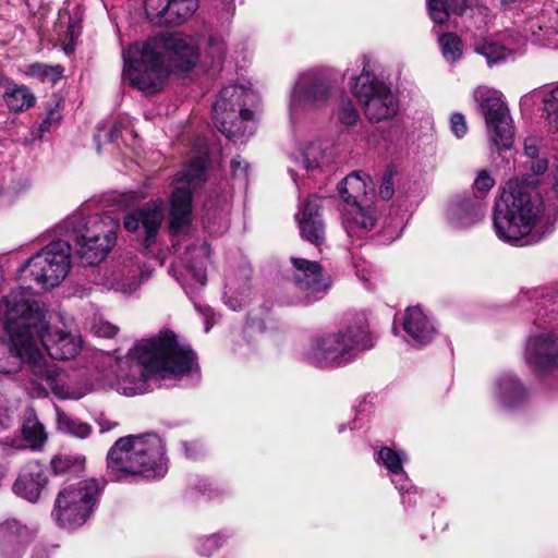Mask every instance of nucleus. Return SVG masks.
Instances as JSON below:
<instances>
[{"label":"nucleus","mask_w":558,"mask_h":558,"mask_svg":"<svg viewBox=\"0 0 558 558\" xmlns=\"http://www.w3.org/2000/svg\"><path fill=\"white\" fill-rule=\"evenodd\" d=\"M117 332H118V327H116L112 324L107 323V322L100 323L99 325L96 326V333L99 337L112 338L117 335Z\"/></svg>","instance_id":"48"},{"label":"nucleus","mask_w":558,"mask_h":558,"mask_svg":"<svg viewBox=\"0 0 558 558\" xmlns=\"http://www.w3.org/2000/svg\"><path fill=\"white\" fill-rule=\"evenodd\" d=\"M25 74L32 77L40 78L43 81L47 80L54 84L61 78L62 70L60 66H51L36 62L26 66Z\"/></svg>","instance_id":"34"},{"label":"nucleus","mask_w":558,"mask_h":558,"mask_svg":"<svg viewBox=\"0 0 558 558\" xmlns=\"http://www.w3.org/2000/svg\"><path fill=\"white\" fill-rule=\"evenodd\" d=\"M61 119V116L58 111H50L46 119L39 124V133L44 134L45 132H49L53 126H56Z\"/></svg>","instance_id":"46"},{"label":"nucleus","mask_w":558,"mask_h":558,"mask_svg":"<svg viewBox=\"0 0 558 558\" xmlns=\"http://www.w3.org/2000/svg\"><path fill=\"white\" fill-rule=\"evenodd\" d=\"M292 281L303 294L305 305L322 300L331 287L330 278L324 274L319 263L301 257H292Z\"/></svg>","instance_id":"14"},{"label":"nucleus","mask_w":558,"mask_h":558,"mask_svg":"<svg viewBox=\"0 0 558 558\" xmlns=\"http://www.w3.org/2000/svg\"><path fill=\"white\" fill-rule=\"evenodd\" d=\"M530 243H531V241H530V240H526V241L522 242L520 245H527V244H530Z\"/></svg>","instance_id":"55"},{"label":"nucleus","mask_w":558,"mask_h":558,"mask_svg":"<svg viewBox=\"0 0 558 558\" xmlns=\"http://www.w3.org/2000/svg\"><path fill=\"white\" fill-rule=\"evenodd\" d=\"M142 277L138 269H129L120 276H116L111 286L116 291L133 293L141 286Z\"/></svg>","instance_id":"32"},{"label":"nucleus","mask_w":558,"mask_h":558,"mask_svg":"<svg viewBox=\"0 0 558 558\" xmlns=\"http://www.w3.org/2000/svg\"><path fill=\"white\" fill-rule=\"evenodd\" d=\"M133 351L137 362L130 365L129 373L119 381V389L125 396L143 393L153 374L181 377L198 369L195 352L190 345L180 343L170 330L137 342Z\"/></svg>","instance_id":"3"},{"label":"nucleus","mask_w":558,"mask_h":558,"mask_svg":"<svg viewBox=\"0 0 558 558\" xmlns=\"http://www.w3.org/2000/svg\"><path fill=\"white\" fill-rule=\"evenodd\" d=\"M331 95V83L322 70H310L302 73L292 92L291 110L300 108H318L327 102Z\"/></svg>","instance_id":"15"},{"label":"nucleus","mask_w":558,"mask_h":558,"mask_svg":"<svg viewBox=\"0 0 558 558\" xmlns=\"http://www.w3.org/2000/svg\"><path fill=\"white\" fill-rule=\"evenodd\" d=\"M5 413H7V408L4 404V400H0V417L5 415Z\"/></svg>","instance_id":"53"},{"label":"nucleus","mask_w":558,"mask_h":558,"mask_svg":"<svg viewBox=\"0 0 558 558\" xmlns=\"http://www.w3.org/2000/svg\"><path fill=\"white\" fill-rule=\"evenodd\" d=\"M451 131L457 137H462L465 135L468 131L466 122L464 116L461 113H453L451 116Z\"/></svg>","instance_id":"43"},{"label":"nucleus","mask_w":558,"mask_h":558,"mask_svg":"<svg viewBox=\"0 0 558 558\" xmlns=\"http://www.w3.org/2000/svg\"><path fill=\"white\" fill-rule=\"evenodd\" d=\"M541 140L530 136L524 141V155L530 159L526 165L535 175H541L547 170V160L538 157Z\"/></svg>","instance_id":"30"},{"label":"nucleus","mask_w":558,"mask_h":558,"mask_svg":"<svg viewBox=\"0 0 558 558\" xmlns=\"http://www.w3.org/2000/svg\"><path fill=\"white\" fill-rule=\"evenodd\" d=\"M119 133V128L117 125H114L110 132L108 133V138L109 141H113L114 136H117V134Z\"/></svg>","instance_id":"52"},{"label":"nucleus","mask_w":558,"mask_h":558,"mask_svg":"<svg viewBox=\"0 0 558 558\" xmlns=\"http://www.w3.org/2000/svg\"><path fill=\"white\" fill-rule=\"evenodd\" d=\"M320 208L322 198L312 195L301 205L300 214L296 215L302 238L316 246L325 241V223Z\"/></svg>","instance_id":"19"},{"label":"nucleus","mask_w":558,"mask_h":558,"mask_svg":"<svg viewBox=\"0 0 558 558\" xmlns=\"http://www.w3.org/2000/svg\"><path fill=\"white\" fill-rule=\"evenodd\" d=\"M427 7L430 19L438 24L445 23L449 19V12L442 0H427Z\"/></svg>","instance_id":"39"},{"label":"nucleus","mask_w":558,"mask_h":558,"mask_svg":"<svg viewBox=\"0 0 558 558\" xmlns=\"http://www.w3.org/2000/svg\"><path fill=\"white\" fill-rule=\"evenodd\" d=\"M4 87L3 99L11 111H25L35 105L36 98L28 87L16 85L12 81H7Z\"/></svg>","instance_id":"27"},{"label":"nucleus","mask_w":558,"mask_h":558,"mask_svg":"<svg viewBox=\"0 0 558 558\" xmlns=\"http://www.w3.org/2000/svg\"><path fill=\"white\" fill-rule=\"evenodd\" d=\"M112 426L110 424H107V429H110Z\"/></svg>","instance_id":"57"},{"label":"nucleus","mask_w":558,"mask_h":558,"mask_svg":"<svg viewBox=\"0 0 558 558\" xmlns=\"http://www.w3.org/2000/svg\"><path fill=\"white\" fill-rule=\"evenodd\" d=\"M395 194L393 182H392V172L387 171L383 175L381 184L379 186V195L383 199L388 201Z\"/></svg>","instance_id":"41"},{"label":"nucleus","mask_w":558,"mask_h":558,"mask_svg":"<svg viewBox=\"0 0 558 558\" xmlns=\"http://www.w3.org/2000/svg\"><path fill=\"white\" fill-rule=\"evenodd\" d=\"M222 4L226 5V9L230 11L232 9L233 0H221Z\"/></svg>","instance_id":"54"},{"label":"nucleus","mask_w":558,"mask_h":558,"mask_svg":"<svg viewBox=\"0 0 558 558\" xmlns=\"http://www.w3.org/2000/svg\"><path fill=\"white\" fill-rule=\"evenodd\" d=\"M368 191H373L369 177H362L356 172L347 175L339 185V194L348 206L364 204Z\"/></svg>","instance_id":"24"},{"label":"nucleus","mask_w":558,"mask_h":558,"mask_svg":"<svg viewBox=\"0 0 558 558\" xmlns=\"http://www.w3.org/2000/svg\"><path fill=\"white\" fill-rule=\"evenodd\" d=\"M403 329L407 335L418 344L429 342L435 328L423 311L415 306L409 307L404 315Z\"/></svg>","instance_id":"23"},{"label":"nucleus","mask_w":558,"mask_h":558,"mask_svg":"<svg viewBox=\"0 0 558 558\" xmlns=\"http://www.w3.org/2000/svg\"><path fill=\"white\" fill-rule=\"evenodd\" d=\"M354 95L361 102L369 122L377 123L393 118L398 112V100L390 88L365 68L352 78Z\"/></svg>","instance_id":"10"},{"label":"nucleus","mask_w":558,"mask_h":558,"mask_svg":"<svg viewBox=\"0 0 558 558\" xmlns=\"http://www.w3.org/2000/svg\"><path fill=\"white\" fill-rule=\"evenodd\" d=\"M525 361L541 372L558 368V336L544 333L530 338Z\"/></svg>","instance_id":"18"},{"label":"nucleus","mask_w":558,"mask_h":558,"mask_svg":"<svg viewBox=\"0 0 558 558\" xmlns=\"http://www.w3.org/2000/svg\"><path fill=\"white\" fill-rule=\"evenodd\" d=\"M22 433L33 448L41 446L46 440L44 425L36 417H27L24 421Z\"/></svg>","instance_id":"33"},{"label":"nucleus","mask_w":558,"mask_h":558,"mask_svg":"<svg viewBox=\"0 0 558 558\" xmlns=\"http://www.w3.org/2000/svg\"><path fill=\"white\" fill-rule=\"evenodd\" d=\"M448 215L458 227H468L483 217V209L477 199L456 197L449 205Z\"/></svg>","instance_id":"25"},{"label":"nucleus","mask_w":558,"mask_h":558,"mask_svg":"<svg viewBox=\"0 0 558 558\" xmlns=\"http://www.w3.org/2000/svg\"><path fill=\"white\" fill-rule=\"evenodd\" d=\"M69 225L75 253L84 265L99 264L114 245L119 225L109 216L73 218Z\"/></svg>","instance_id":"7"},{"label":"nucleus","mask_w":558,"mask_h":558,"mask_svg":"<svg viewBox=\"0 0 558 558\" xmlns=\"http://www.w3.org/2000/svg\"><path fill=\"white\" fill-rule=\"evenodd\" d=\"M193 272H194V277L196 278V280H197L202 286H204V284H205V282H206V276H205L204 271L199 269V270H193Z\"/></svg>","instance_id":"51"},{"label":"nucleus","mask_w":558,"mask_h":558,"mask_svg":"<svg viewBox=\"0 0 558 558\" xmlns=\"http://www.w3.org/2000/svg\"><path fill=\"white\" fill-rule=\"evenodd\" d=\"M343 225L349 235H362L372 230L376 223L374 210L364 204H355L343 209Z\"/></svg>","instance_id":"22"},{"label":"nucleus","mask_w":558,"mask_h":558,"mask_svg":"<svg viewBox=\"0 0 558 558\" xmlns=\"http://www.w3.org/2000/svg\"><path fill=\"white\" fill-rule=\"evenodd\" d=\"M372 347L367 318L361 313L355 316L354 324L347 326L344 331L314 338L308 356L320 367H339L352 360L351 352L354 349L367 350Z\"/></svg>","instance_id":"6"},{"label":"nucleus","mask_w":558,"mask_h":558,"mask_svg":"<svg viewBox=\"0 0 558 558\" xmlns=\"http://www.w3.org/2000/svg\"><path fill=\"white\" fill-rule=\"evenodd\" d=\"M48 549L46 547H36L33 550L32 558H48Z\"/></svg>","instance_id":"50"},{"label":"nucleus","mask_w":558,"mask_h":558,"mask_svg":"<svg viewBox=\"0 0 558 558\" xmlns=\"http://www.w3.org/2000/svg\"><path fill=\"white\" fill-rule=\"evenodd\" d=\"M162 219V203L153 202L128 214L123 225L128 231L143 236V245L147 250L155 243Z\"/></svg>","instance_id":"16"},{"label":"nucleus","mask_w":558,"mask_h":558,"mask_svg":"<svg viewBox=\"0 0 558 558\" xmlns=\"http://www.w3.org/2000/svg\"><path fill=\"white\" fill-rule=\"evenodd\" d=\"M206 158L198 156L191 160L178 179L171 195L170 231L178 233L191 220L192 194L204 181Z\"/></svg>","instance_id":"12"},{"label":"nucleus","mask_w":558,"mask_h":558,"mask_svg":"<svg viewBox=\"0 0 558 558\" xmlns=\"http://www.w3.org/2000/svg\"><path fill=\"white\" fill-rule=\"evenodd\" d=\"M9 335L11 352L22 362L38 364L43 345L54 360H69L81 350L78 337L60 329L51 330L46 310L33 298L31 288L12 290L0 303V319ZM0 372L8 373L0 366Z\"/></svg>","instance_id":"1"},{"label":"nucleus","mask_w":558,"mask_h":558,"mask_svg":"<svg viewBox=\"0 0 558 558\" xmlns=\"http://www.w3.org/2000/svg\"><path fill=\"white\" fill-rule=\"evenodd\" d=\"M69 242L58 240L32 256L27 268L34 280L44 288H53L63 280L70 269Z\"/></svg>","instance_id":"13"},{"label":"nucleus","mask_w":558,"mask_h":558,"mask_svg":"<svg viewBox=\"0 0 558 558\" xmlns=\"http://www.w3.org/2000/svg\"><path fill=\"white\" fill-rule=\"evenodd\" d=\"M85 457L78 454L59 453L51 460V468L56 474L77 475L85 469Z\"/></svg>","instance_id":"28"},{"label":"nucleus","mask_w":558,"mask_h":558,"mask_svg":"<svg viewBox=\"0 0 558 558\" xmlns=\"http://www.w3.org/2000/svg\"><path fill=\"white\" fill-rule=\"evenodd\" d=\"M338 119L342 124L348 126L354 125L359 121V111L349 98L341 99L338 109Z\"/></svg>","instance_id":"37"},{"label":"nucleus","mask_w":558,"mask_h":558,"mask_svg":"<svg viewBox=\"0 0 558 558\" xmlns=\"http://www.w3.org/2000/svg\"><path fill=\"white\" fill-rule=\"evenodd\" d=\"M247 167L248 165L240 156L231 160V169L235 175H246Z\"/></svg>","instance_id":"49"},{"label":"nucleus","mask_w":558,"mask_h":558,"mask_svg":"<svg viewBox=\"0 0 558 558\" xmlns=\"http://www.w3.org/2000/svg\"><path fill=\"white\" fill-rule=\"evenodd\" d=\"M546 105L548 107L550 123L558 131V86L553 88L548 98L546 99Z\"/></svg>","instance_id":"40"},{"label":"nucleus","mask_w":558,"mask_h":558,"mask_svg":"<svg viewBox=\"0 0 558 558\" xmlns=\"http://www.w3.org/2000/svg\"><path fill=\"white\" fill-rule=\"evenodd\" d=\"M220 546L219 538L216 535L205 538L199 545L198 551L203 556H211V554Z\"/></svg>","instance_id":"44"},{"label":"nucleus","mask_w":558,"mask_h":558,"mask_svg":"<svg viewBox=\"0 0 558 558\" xmlns=\"http://www.w3.org/2000/svg\"><path fill=\"white\" fill-rule=\"evenodd\" d=\"M102 486L96 478L64 485L54 501L52 515L62 527L82 526L89 518Z\"/></svg>","instance_id":"8"},{"label":"nucleus","mask_w":558,"mask_h":558,"mask_svg":"<svg viewBox=\"0 0 558 558\" xmlns=\"http://www.w3.org/2000/svg\"><path fill=\"white\" fill-rule=\"evenodd\" d=\"M107 473L114 481L155 478L167 472L165 446L156 434L120 437L107 453Z\"/></svg>","instance_id":"4"},{"label":"nucleus","mask_w":558,"mask_h":558,"mask_svg":"<svg viewBox=\"0 0 558 558\" xmlns=\"http://www.w3.org/2000/svg\"><path fill=\"white\" fill-rule=\"evenodd\" d=\"M112 426L110 424H107V429H110Z\"/></svg>","instance_id":"56"},{"label":"nucleus","mask_w":558,"mask_h":558,"mask_svg":"<svg viewBox=\"0 0 558 558\" xmlns=\"http://www.w3.org/2000/svg\"><path fill=\"white\" fill-rule=\"evenodd\" d=\"M475 51L484 56L489 65L505 60L508 54V50L504 46L496 43H483L477 45Z\"/></svg>","instance_id":"36"},{"label":"nucleus","mask_w":558,"mask_h":558,"mask_svg":"<svg viewBox=\"0 0 558 558\" xmlns=\"http://www.w3.org/2000/svg\"><path fill=\"white\" fill-rule=\"evenodd\" d=\"M439 44L446 60L454 62L461 57L462 41L456 34L446 33L440 35Z\"/></svg>","instance_id":"35"},{"label":"nucleus","mask_w":558,"mask_h":558,"mask_svg":"<svg viewBox=\"0 0 558 558\" xmlns=\"http://www.w3.org/2000/svg\"><path fill=\"white\" fill-rule=\"evenodd\" d=\"M444 3H446L447 10L449 12V15L457 14L461 15L465 11L468 7L466 0H442Z\"/></svg>","instance_id":"47"},{"label":"nucleus","mask_w":558,"mask_h":558,"mask_svg":"<svg viewBox=\"0 0 558 558\" xmlns=\"http://www.w3.org/2000/svg\"><path fill=\"white\" fill-rule=\"evenodd\" d=\"M198 9V0H145L148 16L159 24L180 25Z\"/></svg>","instance_id":"17"},{"label":"nucleus","mask_w":558,"mask_h":558,"mask_svg":"<svg viewBox=\"0 0 558 558\" xmlns=\"http://www.w3.org/2000/svg\"><path fill=\"white\" fill-rule=\"evenodd\" d=\"M475 97L480 100L490 142L498 150L510 149L513 145L514 129L501 94L497 90L477 89Z\"/></svg>","instance_id":"11"},{"label":"nucleus","mask_w":558,"mask_h":558,"mask_svg":"<svg viewBox=\"0 0 558 558\" xmlns=\"http://www.w3.org/2000/svg\"><path fill=\"white\" fill-rule=\"evenodd\" d=\"M534 183L530 177L507 182L494 213L496 232L504 241L520 242L542 216L543 202L531 186Z\"/></svg>","instance_id":"5"},{"label":"nucleus","mask_w":558,"mask_h":558,"mask_svg":"<svg viewBox=\"0 0 558 558\" xmlns=\"http://www.w3.org/2000/svg\"><path fill=\"white\" fill-rule=\"evenodd\" d=\"M498 397L505 408H514L521 404L527 396V392L519 379L506 373L497 381Z\"/></svg>","instance_id":"26"},{"label":"nucleus","mask_w":558,"mask_h":558,"mask_svg":"<svg viewBox=\"0 0 558 558\" xmlns=\"http://www.w3.org/2000/svg\"><path fill=\"white\" fill-rule=\"evenodd\" d=\"M122 58L123 78L145 95H154L163 89L171 71L189 72L194 68L197 50L192 38L169 34L129 46Z\"/></svg>","instance_id":"2"},{"label":"nucleus","mask_w":558,"mask_h":558,"mask_svg":"<svg viewBox=\"0 0 558 558\" xmlns=\"http://www.w3.org/2000/svg\"><path fill=\"white\" fill-rule=\"evenodd\" d=\"M209 53L214 59H221L226 54L225 41L217 37H210L208 39Z\"/></svg>","instance_id":"45"},{"label":"nucleus","mask_w":558,"mask_h":558,"mask_svg":"<svg viewBox=\"0 0 558 558\" xmlns=\"http://www.w3.org/2000/svg\"><path fill=\"white\" fill-rule=\"evenodd\" d=\"M378 460L392 473L402 472V459L400 454L389 447H383L378 452Z\"/></svg>","instance_id":"38"},{"label":"nucleus","mask_w":558,"mask_h":558,"mask_svg":"<svg viewBox=\"0 0 558 558\" xmlns=\"http://www.w3.org/2000/svg\"><path fill=\"white\" fill-rule=\"evenodd\" d=\"M328 145L323 142H314L305 147L302 153V162L306 170H315L330 161L326 153Z\"/></svg>","instance_id":"29"},{"label":"nucleus","mask_w":558,"mask_h":558,"mask_svg":"<svg viewBox=\"0 0 558 558\" xmlns=\"http://www.w3.org/2000/svg\"><path fill=\"white\" fill-rule=\"evenodd\" d=\"M494 179L490 177L488 171L481 170L474 181V187L480 192H487L494 186Z\"/></svg>","instance_id":"42"},{"label":"nucleus","mask_w":558,"mask_h":558,"mask_svg":"<svg viewBox=\"0 0 558 558\" xmlns=\"http://www.w3.org/2000/svg\"><path fill=\"white\" fill-rule=\"evenodd\" d=\"M250 95L242 86H227L213 105L214 123L229 140L242 137L246 131L245 123L253 119V112L245 108V98Z\"/></svg>","instance_id":"9"},{"label":"nucleus","mask_w":558,"mask_h":558,"mask_svg":"<svg viewBox=\"0 0 558 558\" xmlns=\"http://www.w3.org/2000/svg\"><path fill=\"white\" fill-rule=\"evenodd\" d=\"M33 538L31 530L15 519L0 523V555L21 558L26 545Z\"/></svg>","instance_id":"20"},{"label":"nucleus","mask_w":558,"mask_h":558,"mask_svg":"<svg viewBox=\"0 0 558 558\" xmlns=\"http://www.w3.org/2000/svg\"><path fill=\"white\" fill-rule=\"evenodd\" d=\"M57 422L60 430L76 436L78 438L87 437L92 430L88 424L83 423L76 418H73L63 412H58Z\"/></svg>","instance_id":"31"},{"label":"nucleus","mask_w":558,"mask_h":558,"mask_svg":"<svg viewBox=\"0 0 558 558\" xmlns=\"http://www.w3.org/2000/svg\"><path fill=\"white\" fill-rule=\"evenodd\" d=\"M48 482L44 466L38 462H29L21 471L13 490L16 495L35 502Z\"/></svg>","instance_id":"21"}]
</instances>
